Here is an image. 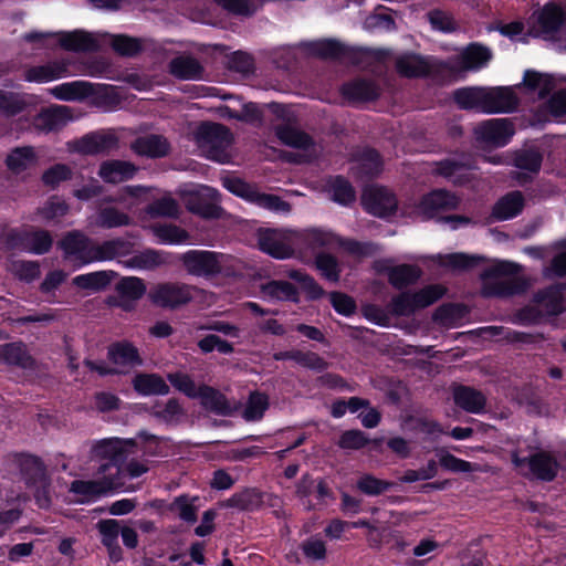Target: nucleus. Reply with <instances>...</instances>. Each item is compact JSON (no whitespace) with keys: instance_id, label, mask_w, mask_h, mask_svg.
<instances>
[{"instance_id":"nucleus-1","label":"nucleus","mask_w":566,"mask_h":566,"mask_svg":"<svg viewBox=\"0 0 566 566\" xmlns=\"http://www.w3.org/2000/svg\"><path fill=\"white\" fill-rule=\"evenodd\" d=\"M520 270L518 264L510 261H500L486 268L481 274L483 281L502 276L510 277L502 281L484 282L482 287L483 296L505 298L525 293L528 283L524 277L516 276Z\"/></svg>"},{"instance_id":"nucleus-2","label":"nucleus","mask_w":566,"mask_h":566,"mask_svg":"<svg viewBox=\"0 0 566 566\" xmlns=\"http://www.w3.org/2000/svg\"><path fill=\"white\" fill-rule=\"evenodd\" d=\"M222 184L223 187L232 195L260 208L268 209L270 211H289L291 208L290 203L284 201L281 197L272 193L260 192L254 185H251L239 177H226L223 178Z\"/></svg>"},{"instance_id":"nucleus-3","label":"nucleus","mask_w":566,"mask_h":566,"mask_svg":"<svg viewBox=\"0 0 566 566\" xmlns=\"http://www.w3.org/2000/svg\"><path fill=\"white\" fill-rule=\"evenodd\" d=\"M197 289L180 282H163L150 287L147 293L148 300L155 306L168 310H177L189 304Z\"/></svg>"},{"instance_id":"nucleus-4","label":"nucleus","mask_w":566,"mask_h":566,"mask_svg":"<svg viewBox=\"0 0 566 566\" xmlns=\"http://www.w3.org/2000/svg\"><path fill=\"white\" fill-rule=\"evenodd\" d=\"M120 443L118 438H109L99 440L92 447L93 458L105 461L99 464L98 473L117 481H123V465L127 461V450Z\"/></svg>"},{"instance_id":"nucleus-5","label":"nucleus","mask_w":566,"mask_h":566,"mask_svg":"<svg viewBox=\"0 0 566 566\" xmlns=\"http://www.w3.org/2000/svg\"><path fill=\"white\" fill-rule=\"evenodd\" d=\"M361 206L366 212L378 218H388L396 213V196L385 187H370L363 191Z\"/></svg>"},{"instance_id":"nucleus-6","label":"nucleus","mask_w":566,"mask_h":566,"mask_svg":"<svg viewBox=\"0 0 566 566\" xmlns=\"http://www.w3.org/2000/svg\"><path fill=\"white\" fill-rule=\"evenodd\" d=\"M180 261L187 272L195 276H214L221 273L219 254L207 250H189L185 252Z\"/></svg>"},{"instance_id":"nucleus-7","label":"nucleus","mask_w":566,"mask_h":566,"mask_svg":"<svg viewBox=\"0 0 566 566\" xmlns=\"http://www.w3.org/2000/svg\"><path fill=\"white\" fill-rule=\"evenodd\" d=\"M515 467L527 465L531 474L539 481L552 482L557 476L559 470L558 461L546 451H538L528 457H513Z\"/></svg>"},{"instance_id":"nucleus-8","label":"nucleus","mask_w":566,"mask_h":566,"mask_svg":"<svg viewBox=\"0 0 566 566\" xmlns=\"http://www.w3.org/2000/svg\"><path fill=\"white\" fill-rule=\"evenodd\" d=\"M124 486V481H117L106 474L98 480H74L71 482L70 492L81 495L80 503L91 502L101 495L118 491Z\"/></svg>"},{"instance_id":"nucleus-9","label":"nucleus","mask_w":566,"mask_h":566,"mask_svg":"<svg viewBox=\"0 0 566 566\" xmlns=\"http://www.w3.org/2000/svg\"><path fill=\"white\" fill-rule=\"evenodd\" d=\"M339 94L346 104L354 106L378 99L380 90L373 80L358 77L344 82Z\"/></svg>"},{"instance_id":"nucleus-10","label":"nucleus","mask_w":566,"mask_h":566,"mask_svg":"<svg viewBox=\"0 0 566 566\" xmlns=\"http://www.w3.org/2000/svg\"><path fill=\"white\" fill-rule=\"evenodd\" d=\"M566 21L563 8L554 1H549L538 11L534 30L544 39H555Z\"/></svg>"},{"instance_id":"nucleus-11","label":"nucleus","mask_w":566,"mask_h":566,"mask_svg":"<svg viewBox=\"0 0 566 566\" xmlns=\"http://www.w3.org/2000/svg\"><path fill=\"white\" fill-rule=\"evenodd\" d=\"M514 133V125L509 118H491L482 122L476 128V135L481 140L500 147L507 145Z\"/></svg>"},{"instance_id":"nucleus-12","label":"nucleus","mask_w":566,"mask_h":566,"mask_svg":"<svg viewBox=\"0 0 566 566\" xmlns=\"http://www.w3.org/2000/svg\"><path fill=\"white\" fill-rule=\"evenodd\" d=\"M563 283L551 284L534 293L532 302L537 304L546 317L558 316L566 311Z\"/></svg>"},{"instance_id":"nucleus-13","label":"nucleus","mask_w":566,"mask_h":566,"mask_svg":"<svg viewBox=\"0 0 566 566\" xmlns=\"http://www.w3.org/2000/svg\"><path fill=\"white\" fill-rule=\"evenodd\" d=\"M230 129L220 123L203 122L196 132V139L202 146H209L211 151H222L231 142Z\"/></svg>"},{"instance_id":"nucleus-14","label":"nucleus","mask_w":566,"mask_h":566,"mask_svg":"<svg viewBox=\"0 0 566 566\" xmlns=\"http://www.w3.org/2000/svg\"><path fill=\"white\" fill-rule=\"evenodd\" d=\"M353 160L356 165L352 167V172L357 179L370 180L382 171L384 161L375 148L365 147L358 150Z\"/></svg>"},{"instance_id":"nucleus-15","label":"nucleus","mask_w":566,"mask_h":566,"mask_svg":"<svg viewBox=\"0 0 566 566\" xmlns=\"http://www.w3.org/2000/svg\"><path fill=\"white\" fill-rule=\"evenodd\" d=\"M485 113H512L518 106V97L511 87L484 88Z\"/></svg>"},{"instance_id":"nucleus-16","label":"nucleus","mask_w":566,"mask_h":566,"mask_svg":"<svg viewBox=\"0 0 566 566\" xmlns=\"http://www.w3.org/2000/svg\"><path fill=\"white\" fill-rule=\"evenodd\" d=\"M525 198L520 190L505 193L493 205L489 221H506L516 218L523 212Z\"/></svg>"},{"instance_id":"nucleus-17","label":"nucleus","mask_w":566,"mask_h":566,"mask_svg":"<svg viewBox=\"0 0 566 566\" xmlns=\"http://www.w3.org/2000/svg\"><path fill=\"white\" fill-rule=\"evenodd\" d=\"M0 360L23 370H35L38 367L36 359L29 353L22 340L1 344Z\"/></svg>"},{"instance_id":"nucleus-18","label":"nucleus","mask_w":566,"mask_h":566,"mask_svg":"<svg viewBox=\"0 0 566 566\" xmlns=\"http://www.w3.org/2000/svg\"><path fill=\"white\" fill-rule=\"evenodd\" d=\"M59 44L62 49L72 52H98L99 41L90 32L81 29L57 32Z\"/></svg>"},{"instance_id":"nucleus-19","label":"nucleus","mask_w":566,"mask_h":566,"mask_svg":"<svg viewBox=\"0 0 566 566\" xmlns=\"http://www.w3.org/2000/svg\"><path fill=\"white\" fill-rule=\"evenodd\" d=\"M461 76L462 72L455 56L441 60L427 55V78H432L439 84H451Z\"/></svg>"},{"instance_id":"nucleus-20","label":"nucleus","mask_w":566,"mask_h":566,"mask_svg":"<svg viewBox=\"0 0 566 566\" xmlns=\"http://www.w3.org/2000/svg\"><path fill=\"white\" fill-rule=\"evenodd\" d=\"M117 145V138L112 134L92 132L74 143V150L81 155H99L108 153Z\"/></svg>"},{"instance_id":"nucleus-21","label":"nucleus","mask_w":566,"mask_h":566,"mask_svg":"<svg viewBox=\"0 0 566 566\" xmlns=\"http://www.w3.org/2000/svg\"><path fill=\"white\" fill-rule=\"evenodd\" d=\"M460 70L463 73L468 71H478L488 65L492 60V51L478 42L468 44L460 54L455 55Z\"/></svg>"},{"instance_id":"nucleus-22","label":"nucleus","mask_w":566,"mask_h":566,"mask_svg":"<svg viewBox=\"0 0 566 566\" xmlns=\"http://www.w3.org/2000/svg\"><path fill=\"white\" fill-rule=\"evenodd\" d=\"M107 359L122 367H139L144 365L139 349L129 340H117L108 345Z\"/></svg>"},{"instance_id":"nucleus-23","label":"nucleus","mask_w":566,"mask_h":566,"mask_svg":"<svg viewBox=\"0 0 566 566\" xmlns=\"http://www.w3.org/2000/svg\"><path fill=\"white\" fill-rule=\"evenodd\" d=\"M454 405L470 413H481L486 405V397L474 387L458 384L452 387Z\"/></svg>"},{"instance_id":"nucleus-24","label":"nucleus","mask_w":566,"mask_h":566,"mask_svg":"<svg viewBox=\"0 0 566 566\" xmlns=\"http://www.w3.org/2000/svg\"><path fill=\"white\" fill-rule=\"evenodd\" d=\"M310 52L324 60H355L357 50L335 39H323L310 44Z\"/></svg>"},{"instance_id":"nucleus-25","label":"nucleus","mask_w":566,"mask_h":566,"mask_svg":"<svg viewBox=\"0 0 566 566\" xmlns=\"http://www.w3.org/2000/svg\"><path fill=\"white\" fill-rule=\"evenodd\" d=\"M22 480L28 488L45 484L48 481L46 468L38 455L21 453L17 458Z\"/></svg>"},{"instance_id":"nucleus-26","label":"nucleus","mask_w":566,"mask_h":566,"mask_svg":"<svg viewBox=\"0 0 566 566\" xmlns=\"http://www.w3.org/2000/svg\"><path fill=\"white\" fill-rule=\"evenodd\" d=\"M138 168L125 160L109 159L99 165L98 176L107 184H119L130 180Z\"/></svg>"},{"instance_id":"nucleus-27","label":"nucleus","mask_w":566,"mask_h":566,"mask_svg":"<svg viewBox=\"0 0 566 566\" xmlns=\"http://www.w3.org/2000/svg\"><path fill=\"white\" fill-rule=\"evenodd\" d=\"M101 535V543L107 549L111 560L119 562L123 558V549L118 543L119 521L114 518L101 520L96 524Z\"/></svg>"},{"instance_id":"nucleus-28","label":"nucleus","mask_w":566,"mask_h":566,"mask_svg":"<svg viewBox=\"0 0 566 566\" xmlns=\"http://www.w3.org/2000/svg\"><path fill=\"white\" fill-rule=\"evenodd\" d=\"M390 316H409L416 310L424 308V287L411 294L402 292L394 296L387 304Z\"/></svg>"},{"instance_id":"nucleus-29","label":"nucleus","mask_w":566,"mask_h":566,"mask_svg":"<svg viewBox=\"0 0 566 566\" xmlns=\"http://www.w3.org/2000/svg\"><path fill=\"white\" fill-rule=\"evenodd\" d=\"M213 189L206 187L202 191L191 193L187 200V209L193 214L205 219H218L221 216V207L212 202Z\"/></svg>"},{"instance_id":"nucleus-30","label":"nucleus","mask_w":566,"mask_h":566,"mask_svg":"<svg viewBox=\"0 0 566 566\" xmlns=\"http://www.w3.org/2000/svg\"><path fill=\"white\" fill-rule=\"evenodd\" d=\"M132 385L134 390L144 397L148 396H166L170 392V387L166 380L156 373H137Z\"/></svg>"},{"instance_id":"nucleus-31","label":"nucleus","mask_w":566,"mask_h":566,"mask_svg":"<svg viewBox=\"0 0 566 566\" xmlns=\"http://www.w3.org/2000/svg\"><path fill=\"white\" fill-rule=\"evenodd\" d=\"M67 74V63L63 60L29 67L24 80L30 83H48L64 77Z\"/></svg>"},{"instance_id":"nucleus-32","label":"nucleus","mask_w":566,"mask_h":566,"mask_svg":"<svg viewBox=\"0 0 566 566\" xmlns=\"http://www.w3.org/2000/svg\"><path fill=\"white\" fill-rule=\"evenodd\" d=\"M52 95L59 101H83L96 95L95 85L86 81H73L59 84L51 90Z\"/></svg>"},{"instance_id":"nucleus-33","label":"nucleus","mask_w":566,"mask_h":566,"mask_svg":"<svg viewBox=\"0 0 566 566\" xmlns=\"http://www.w3.org/2000/svg\"><path fill=\"white\" fill-rule=\"evenodd\" d=\"M169 73L178 80H200L205 74V67L192 55H179L169 62Z\"/></svg>"},{"instance_id":"nucleus-34","label":"nucleus","mask_w":566,"mask_h":566,"mask_svg":"<svg viewBox=\"0 0 566 566\" xmlns=\"http://www.w3.org/2000/svg\"><path fill=\"white\" fill-rule=\"evenodd\" d=\"M266 494L256 488H245L226 500L224 506L240 511L254 512L262 507Z\"/></svg>"},{"instance_id":"nucleus-35","label":"nucleus","mask_w":566,"mask_h":566,"mask_svg":"<svg viewBox=\"0 0 566 566\" xmlns=\"http://www.w3.org/2000/svg\"><path fill=\"white\" fill-rule=\"evenodd\" d=\"M469 313L468 305L463 303H443L432 314V321L448 328L458 327Z\"/></svg>"},{"instance_id":"nucleus-36","label":"nucleus","mask_w":566,"mask_h":566,"mask_svg":"<svg viewBox=\"0 0 566 566\" xmlns=\"http://www.w3.org/2000/svg\"><path fill=\"white\" fill-rule=\"evenodd\" d=\"M133 150L140 156L161 158L169 154L170 145L166 137L150 134L138 137L133 144Z\"/></svg>"},{"instance_id":"nucleus-37","label":"nucleus","mask_w":566,"mask_h":566,"mask_svg":"<svg viewBox=\"0 0 566 566\" xmlns=\"http://www.w3.org/2000/svg\"><path fill=\"white\" fill-rule=\"evenodd\" d=\"M201 406L216 415L228 416L231 412L227 397L218 389L202 384L199 386L198 397Z\"/></svg>"},{"instance_id":"nucleus-38","label":"nucleus","mask_w":566,"mask_h":566,"mask_svg":"<svg viewBox=\"0 0 566 566\" xmlns=\"http://www.w3.org/2000/svg\"><path fill=\"white\" fill-rule=\"evenodd\" d=\"M428 260L429 256H427V261ZM430 260L437 262L440 266L453 271H470L479 266L485 259L481 255L454 252L446 255L438 254L437 256H431Z\"/></svg>"},{"instance_id":"nucleus-39","label":"nucleus","mask_w":566,"mask_h":566,"mask_svg":"<svg viewBox=\"0 0 566 566\" xmlns=\"http://www.w3.org/2000/svg\"><path fill=\"white\" fill-rule=\"evenodd\" d=\"M274 130L275 136L285 146L302 150L314 146V139L310 134L290 124L277 125Z\"/></svg>"},{"instance_id":"nucleus-40","label":"nucleus","mask_w":566,"mask_h":566,"mask_svg":"<svg viewBox=\"0 0 566 566\" xmlns=\"http://www.w3.org/2000/svg\"><path fill=\"white\" fill-rule=\"evenodd\" d=\"M258 245L262 252L277 260L290 259L294 253L291 245L277 238L275 232L269 229L260 232Z\"/></svg>"},{"instance_id":"nucleus-41","label":"nucleus","mask_w":566,"mask_h":566,"mask_svg":"<svg viewBox=\"0 0 566 566\" xmlns=\"http://www.w3.org/2000/svg\"><path fill=\"white\" fill-rule=\"evenodd\" d=\"M38 163V156L32 146H18L7 155L4 164L7 168L19 175L33 167Z\"/></svg>"},{"instance_id":"nucleus-42","label":"nucleus","mask_w":566,"mask_h":566,"mask_svg":"<svg viewBox=\"0 0 566 566\" xmlns=\"http://www.w3.org/2000/svg\"><path fill=\"white\" fill-rule=\"evenodd\" d=\"M544 160V155L535 146L517 149L513 153L511 165L518 170L531 174H539Z\"/></svg>"},{"instance_id":"nucleus-43","label":"nucleus","mask_w":566,"mask_h":566,"mask_svg":"<svg viewBox=\"0 0 566 566\" xmlns=\"http://www.w3.org/2000/svg\"><path fill=\"white\" fill-rule=\"evenodd\" d=\"M452 97L460 109H480L485 113L483 87H460L453 91Z\"/></svg>"},{"instance_id":"nucleus-44","label":"nucleus","mask_w":566,"mask_h":566,"mask_svg":"<svg viewBox=\"0 0 566 566\" xmlns=\"http://www.w3.org/2000/svg\"><path fill=\"white\" fill-rule=\"evenodd\" d=\"M386 272L389 284L397 290L415 284L421 274L419 268L412 264L389 266Z\"/></svg>"},{"instance_id":"nucleus-45","label":"nucleus","mask_w":566,"mask_h":566,"mask_svg":"<svg viewBox=\"0 0 566 566\" xmlns=\"http://www.w3.org/2000/svg\"><path fill=\"white\" fill-rule=\"evenodd\" d=\"M262 292L271 298L283 302H300V292L297 287L284 280H272L262 286Z\"/></svg>"},{"instance_id":"nucleus-46","label":"nucleus","mask_w":566,"mask_h":566,"mask_svg":"<svg viewBox=\"0 0 566 566\" xmlns=\"http://www.w3.org/2000/svg\"><path fill=\"white\" fill-rule=\"evenodd\" d=\"M431 165L434 175L441 176L453 184L462 185L468 180L467 177L464 178L467 166L460 160L446 158L440 161H433Z\"/></svg>"},{"instance_id":"nucleus-47","label":"nucleus","mask_w":566,"mask_h":566,"mask_svg":"<svg viewBox=\"0 0 566 566\" xmlns=\"http://www.w3.org/2000/svg\"><path fill=\"white\" fill-rule=\"evenodd\" d=\"M115 272L113 271H95L76 275L72 283L78 289L98 292L111 284Z\"/></svg>"},{"instance_id":"nucleus-48","label":"nucleus","mask_w":566,"mask_h":566,"mask_svg":"<svg viewBox=\"0 0 566 566\" xmlns=\"http://www.w3.org/2000/svg\"><path fill=\"white\" fill-rule=\"evenodd\" d=\"M198 500V496L180 494L168 505V511L177 513L181 521L193 524L198 520V506L196 505Z\"/></svg>"},{"instance_id":"nucleus-49","label":"nucleus","mask_w":566,"mask_h":566,"mask_svg":"<svg viewBox=\"0 0 566 566\" xmlns=\"http://www.w3.org/2000/svg\"><path fill=\"white\" fill-rule=\"evenodd\" d=\"M395 69L401 77L416 78L424 76V57L407 53L397 57Z\"/></svg>"},{"instance_id":"nucleus-50","label":"nucleus","mask_w":566,"mask_h":566,"mask_svg":"<svg viewBox=\"0 0 566 566\" xmlns=\"http://www.w3.org/2000/svg\"><path fill=\"white\" fill-rule=\"evenodd\" d=\"M459 198L451 191L444 189L427 192V219L438 210H452L458 208Z\"/></svg>"},{"instance_id":"nucleus-51","label":"nucleus","mask_w":566,"mask_h":566,"mask_svg":"<svg viewBox=\"0 0 566 566\" xmlns=\"http://www.w3.org/2000/svg\"><path fill=\"white\" fill-rule=\"evenodd\" d=\"M116 291L120 298L136 302L146 294L147 287L143 279L127 276L116 284Z\"/></svg>"},{"instance_id":"nucleus-52","label":"nucleus","mask_w":566,"mask_h":566,"mask_svg":"<svg viewBox=\"0 0 566 566\" xmlns=\"http://www.w3.org/2000/svg\"><path fill=\"white\" fill-rule=\"evenodd\" d=\"M331 190L333 201L340 206L349 207L356 201L355 188L344 176L338 175L333 179Z\"/></svg>"},{"instance_id":"nucleus-53","label":"nucleus","mask_w":566,"mask_h":566,"mask_svg":"<svg viewBox=\"0 0 566 566\" xmlns=\"http://www.w3.org/2000/svg\"><path fill=\"white\" fill-rule=\"evenodd\" d=\"M145 212L150 218H177L179 214V205L170 196L161 197L148 203Z\"/></svg>"},{"instance_id":"nucleus-54","label":"nucleus","mask_w":566,"mask_h":566,"mask_svg":"<svg viewBox=\"0 0 566 566\" xmlns=\"http://www.w3.org/2000/svg\"><path fill=\"white\" fill-rule=\"evenodd\" d=\"M395 486L394 482L381 480L373 474H363L356 482V488L368 496H378Z\"/></svg>"},{"instance_id":"nucleus-55","label":"nucleus","mask_w":566,"mask_h":566,"mask_svg":"<svg viewBox=\"0 0 566 566\" xmlns=\"http://www.w3.org/2000/svg\"><path fill=\"white\" fill-rule=\"evenodd\" d=\"M269 405L268 395L260 391L251 392L243 410V418L247 421L261 420L268 410Z\"/></svg>"},{"instance_id":"nucleus-56","label":"nucleus","mask_w":566,"mask_h":566,"mask_svg":"<svg viewBox=\"0 0 566 566\" xmlns=\"http://www.w3.org/2000/svg\"><path fill=\"white\" fill-rule=\"evenodd\" d=\"M111 46L118 55L126 57L137 56L144 49L142 40L126 34L113 35Z\"/></svg>"},{"instance_id":"nucleus-57","label":"nucleus","mask_w":566,"mask_h":566,"mask_svg":"<svg viewBox=\"0 0 566 566\" xmlns=\"http://www.w3.org/2000/svg\"><path fill=\"white\" fill-rule=\"evenodd\" d=\"M90 239L77 230L67 232L59 242L60 248L66 256H74L76 260L84 252Z\"/></svg>"},{"instance_id":"nucleus-58","label":"nucleus","mask_w":566,"mask_h":566,"mask_svg":"<svg viewBox=\"0 0 566 566\" xmlns=\"http://www.w3.org/2000/svg\"><path fill=\"white\" fill-rule=\"evenodd\" d=\"M315 266L321 275L329 282L337 283L340 277V269L336 256L327 252L315 255Z\"/></svg>"},{"instance_id":"nucleus-59","label":"nucleus","mask_w":566,"mask_h":566,"mask_svg":"<svg viewBox=\"0 0 566 566\" xmlns=\"http://www.w3.org/2000/svg\"><path fill=\"white\" fill-rule=\"evenodd\" d=\"M52 245L53 238L48 230H28V252L36 255H43L51 250Z\"/></svg>"},{"instance_id":"nucleus-60","label":"nucleus","mask_w":566,"mask_h":566,"mask_svg":"<svg viewBox=\"0 0 566 566\" xmlns=\"http://www.w3.org/2000/svg\"><path fill=\"white\" fill-rule=\"evenodd\" d=\"M154 234L164 244H181L189 239L188 232L176 224H158L153 228Z\"/></svg>"},{"instance_id":"nucleus-61","label":"nucleus","mask_w":566,"mask_h":566,"mask_svg":"<svg viewBox=\"0 0 566 566\" xmlns=\"http://www.w3.org/2000/svg\"><path fill=\"white\" fill-rule=\"evenodd\" d=\"M523 85L531 92L538 90L539 97H546L553 88V78L534 70H526L523 76Z\"/></svg>"},{"instance_id":"nucleus-62","label":"nucleus","mask_w":566,"mask_h":566,"mask_svg":"<svg viewBox=\"0 0 566 566\" xmlns=\"http://www.w3.org/2000/svg\"><path fill=\"white\" fill-rule=\"evenodd\" d=\"M290 277L300 283L302 291L306 294L307 301L321 300L326 292L313 276L298 270H293Z\"/></svg>"},{"instance_id":"nucleus-63","label":"nucleus","mask_w":566,"mask_h":566,"mask_svg":"<svg viewBox=\"0 0 566 566\" xmlns=\"http://www.w3.org/2000/svg\"><path fill=\"white\" fill-rule=\"evenodd\" d=\"M130 223V217L114 207L99 209L97 213V224L104 229H113Z\"/></svg>"},{"instance_id":"nucleus-64","label":"nucleus","mask_w":566,"mask_h":566,"mask_svg":"<svg viewBox=\"0 0 566 566\" xmlns=\"http://www.w3.org/2000/svg\"><path fill=\"white\" fill-rule=\"evenodd\" d=\"M27 108L25 99L18 93L0 90V114L13 117Z\"/></svg>"}]
</instances>
